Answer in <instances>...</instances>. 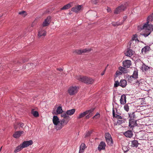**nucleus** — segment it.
Returning <instances> with one entry per match:
<instances>
[{"mask_svg": "<svg viewBox=\"0 0 153 153\" xmlns=\"http://www.w3.org/2000/svg\"><path fill=\"white\" fill-rule=\"evenodd\" d=\"M24 126V124L23 123H22L20 125V126L21 127H22L23 126Z\"/></svg>", "mask_w": 153, "mask_h": 153, "instance_id": "864d4df0", "label": "nucleus"}, {"mask_svg": "<svg viewBox=\"0 0 153 153\" xmlns=\"http://www.w3.org/2000/svg\"><path fill=\"white\" fill-rule=\"evenodd\" d=\"M122 74L121 72L120 71H117L116 73V74L117 75H121Z\"/></svg>", "mask_w": 153, "mask_h": 153, "instance_id": "de8ad7c7", "label": "nucleus"}, {"mask_svg": "<svg viewBox=\"0 0 153 153\" xmlns=\"http://www.w3.org/2000/svg\"><path fill=\"white\" fill-rule=\"evenodd\" d=\"M75 111V109H73L71 110H67L66 112L68 115H71L74 114Z\"/></svg>", "mask_w": 153, "mask_h": 153, "instance_id": "a878e982", "label": "nucleus"}, {"mask_svg": "<svg viewBox=\"0 0 153 153\" xmlns=\"http://www.w3.org/2000/svg\"><path fill=\"white\" fill-rule=\"evenodd\" d=\"M120 86L122 88L125 87L127 85V82L125 79H121L120 81Z\"/></svg>", "mask_w": 153, "mask_h": 153, "instance_id": "5701e85b", "label": "nucleus"}, {"mask_svg": "<svg viewBox=\"0 0 153 153\" xmlns=\"http://www.w3.org/2000/svg\"><path fill=\"white\" fill-rule=\"evenodd\" d=\"M34 22H33V23H32V25H32V27H33V24H34Z\"/></svg>", "mask_w": 153, "mask_h": 153, "instance_id": "6e6d98bb", "label": "nucleus"}, {"mask_svg": "<svg viewBox=\"0 0 153 153\" xmlns=\"http://www.w3.org/2000/svg\"><path fill=\"white\" fill-rule=\"evenodd\" d=\"M106 141L108 145L110 146H112L113 145V141L112 138L107 139Z\"/></svg>", "mask_w": 153, "mask_h": 153, "instance_id": "bb28decb", "label": "nucleus"}, {"mask_svg": "<svg viewBox=\"0 0 153 153\" xmlns=\"http://www.w3.org/2000/svg\"><path fill=\"white\" fill-rule=\"evenodd\" d=\"M32 144L33 141L31 140L28 141H25L21 145L22 146V148H23L27 147L31 145Z\"/></svg>", "mask_w": 153, "mask_h": 153, "instance_id": "1a4fd4ad", "label": "nucleus"}, {"mask_svg": "<svg viewBox=\"0 0 153 153\" xmlns=\"http://www.w3.org/2000/svg\"><path fill=\"white\" fill-rule=\"evenodd\" d=\"M136 120H129V126L130 128H132L135 126H137Z\"/></svg>", "mask_w": 153, "mask_h": 153, "instance_id": "f3484780", "label": "nucleus"}, {"mask_svg": "<svg viewBox=\"0 0 153 153\" xmlns=\"http://www.w3.org/2000/svg\"><path fill=\"white\" fill-rule=\"evenodd\" d=\"M76 79L81 82L88 84H92L94 82L93 79L86 76H76Z\"/></svg>", "mask_w": 153, "mask_h": 153, "instance_id": "f03ea898", "label": "nucleus"}, {"mask_svg": "<svg viewBox=\"0 0 153 153\" xmlns=\"http://www.w3.org/2000/svg\"><path fill=\"white\" fill-rule=\"evenodd\" d=\"M124 135L126 137L130 138L132 137L133 134L131 131L128 130L125 132L124 133Z\"/></svg>", "mask_w": 153, "mask_h": 153, "instance_id": "a211bd4d", "label": "nucleus"}, {"mask_svg": "<svg viewBox=\"0 0 153 153\" xmlns=\"http://www.w3.org/2000/svg\"><path fill=\"white\" fill-rule=\"evenodd\" d=\"M124 109L127 112L129 110V106L128 105V104H126L124 106Z\"/></svg>", "mask_w": 153, "mask_h": 153, "instance_id": "a19ab883", "label": "nucleus"}, {"mask_svg": "<svg viewBox=\"0 0 153 153\" xmlns=\"http://www.w3.org/2000/svg\"><path fill=\"white\" fill-rule=\"evenodd\" d=\"M150 49V47L148 46H145L141 50V52L143 53L144 52L145 53L146 52L149 51Z\"/></svg>", "mask_w": 153, "mask_h": 153, "instance_id": "c85d7f7f", "label": "nucleus"}, {"mask_svg": "<svg viewBox=\"0 0 153 153\" xmlns=\"http://www.w3.org/2000/svg\"><path fill=\"white\" fill-rule=\"evenodd\" d=\"M122 149L124 152H127L129 150L128 148L125 146H123V147Z\"/></svg>", "mask_w": 153, "mask_h": 153, "instance_id": "a18cd8bd", "label": "nucleus"}, {"mask_svg": "<svg viewBox=\"0 0 153 153\" xmlns=\"http://www.w3.org/2000/svg\"><path fill=\"white\" fill-rule=\"evenodd\" d=\"M142 70L143 71L148 72L149 71L150 67L146 65L144 63H143L142 65Z\"/></svg>", "mask_w": 153, "mask_h": 153, "instance_id": "412c9836", "label": "nucleus"}, {"mask_svg": "<svg viewBox=\"0 0 153 153\" xmlns=\"http://www.w3.org/2000/svg\"><path fill=\"white\" fill-rule=\"evenodd\" d=\"M85 145L84 143H82L79 147V153H83L85 149L86 148Z\"/></svg>", "mask_w": 153, "mask_h": 153, "instance_id": "4be33fe9", "label": "nucleus"}, {"mask_svg": "<svg viewBox=\"0 0 153 153\" xmlns=\"http://www.w3.org/2000/svg\"><path fill=\"white\" fill-rule=\"evenodd\" d=\"M143 28L148 31V33L144 34L145 36H147L150 34V31L153 29V25H149V23H147V22L146 23L143 25Z\"/></svg>", "mask_w": 153, "mask_h": 153, "instance_id": "39448f33", "label": "nucleus"}, {"mask_svg": "<svg viewBox=\"0 0 153 153\" xmlns=\"http://www.w3.org/2000/svg\"><path fill=\"white\" fill-rule=\"evenodd\" d=\"M19 14L22 15L24 17L26 15V12L24 11H22L19 12Z\"/></svg>", "mask_w": 153, "mask_h": 153, "instance_id": "37998d69", "label": "nucleus"}, {"mask_svg": "<svg viewBox=\"0 0 153 153\" xmlns=\"http://www.w3.org/2000/svg\"><path fill=\"white\" fill-rule=\"evenodd\" d=\"M59 71H62V68H59L57 69Z\"/></svg>", "mask_w": 153, "mask_h": 153, "instance_id": "603ef678", "label": "nucleus"}, {"mask_svg": "<svg viewBox=\"0 0 153 153\" xmlns=\"http://www.w3.org/2000/svg\"><path fill=\"white\" fill-rule=\"evenodd\" d=\"M138 74L137 71H134L133 74L132 75H128L127 76L128 81L129 82H132L134 81L135 80L134 82L137 83L138 82V81L136 79L138 78Z\"/></svg>", "mask_w": 153, "mask_h": 153, "instance_id": "20e7f679", "label": "nucleus"}, {"mask_svg": "<svg viewBox=\"0 0 153 153\" xmlns=\"http://www.w3.org/2000/svg\"><path fill=\"white\" fill-rule=\"evenodd\" d=\"M78 89L77 87H71L68 90V92L70 95H73L78 92Z\"/></svg>", "mask_w": 153, "mask_h": 153, "instance_id": "423d86ee", "label": "nucleus"}, {"mask_svg": "<svg viewBox=\"0 0 153 153\" xmlns=\"http://www.w3.org/2000/svg\"><path fill=\"white\" fill-rule=\"evenodd\" d=\"M105 146L106 144L105 142L102 141L100 142L98 147V149L100 151L102 150H104L105 149Z\"/></svg>", "mask_w": 153, "mask_h": 153, "instance_id": "4468645a", "label": "nucleus"}, {"mask_svg": "<svg viewBox=\"0 0 153 153\" xmlns=\"http://www.w3.org/2000/svg\"><path fill=\"white\" fill-rule=\"evenodd\" d=\"M139 143L137 140H134L131 141V146L133 147H137Z\"/></svg>", "mask_w": 153, "mask_h": 153, "instance_id": "b1692460", "label": "nucleus"}, {"mask_svg": "<svg viewBox=\"0 0 153 153\" xmlns=\"http://www.w3.org/2000/svg\"><path fill=\"white\" fill-rule=\"evenodd\" d=\"M31 113L35 117H37L39 116L38 112L37 111H34L33 109H32Z\"/></svg>", "mask_w": 153, "mask_h": 153, "instance_id": "c9c22d12", "label": "nucleus"}, {"mask_svg": "<svg viewBox=\"0 0 153 153\" xmlns=\"http://www.w3.org/2000/svg\"><path fill=\"white\" fill-rule=\"evenodd\" d=\"M123 64L124 67L126 68H128L131 65V61L129 60H126L123 61Z\"/></svg>", "mask_w": 153, "mask_h": 153, "instance_id": "9d476101", "label": "nucleus"}, {"mask_svg": "<svg viewBox=\"0 0 153 153\" xmlns=\"http://www.w3.org/2000/svg\"><path fill=\"white\" fill-rule=\"evenodd\" d=\"M100 117V114L99 113L96 114L94 117H93V119H97Z\"/></svg>", "mask_w": 153, "mask_h": 153, "instance_id": "c03bdc74", "label": "nucleus"}, {"mask_svg": "<svg viewBox=\"0 0 153 153\" xmlns=\"http://www.w3.org/2000/svg\"><path fill=\"white\" fill-rule=\"evenodd\" d=\"M105 69L101 73V75L102 76H103V75H104V74H105Z\"/></svg>", "mask_w": 153, "mask_h": 153, "instance_id": "8fccbe9b", "label": "nucleus"}, {"mask_svg": "<svg viewBox=\"0 0 153 153\" xmlns=\"http://www.w3.org/2000/svg\"><path fill=\"white\" fill-rule=\"evenodd\" d=\"M50 19L51 17L50 16L48 17L43 22L42 26L44 27L48 26L50 22Z\"/></svg>", "mask_w": 153, "mask_h": 153, "instance_id": "dca6fc26", "label": "nucleus"}, {"mask_svg": "<svg viewBox=\"0 0 153 153\" xmlns=\"http://www.w3.org/2000/svg\"><path fill=\"white\" fill-rule=\"evenodd\" d=\"M53 124L56 126H57V127H59V126H58L59 123H60V120H59V119L58 117L56 116H54L53 119Z\"/></svg>", "mask_w": 153, "mask_h": 153, "instance_id": "9b49d317", "label": "nucleus"}, {"mask_svg": "<svg viewBox=\"0 0 153 153\" xmlns=\"http://www.w3.org/2000/svg\"><path fill=\"white\" fill-rule=\"evenodd\" d=\"M91 51V49L89 48H85L82 50H77L75 51V53L78 54H80L82 53H86L89 52Z\"/></svg>", "mask_w": 153, "mask_h": 153, "instance_id": "6e6552de", "label": "nucleus"}, {"mask_svg": "<svg viewBox=\"0 0 153 153\" xmlns=\"http://www.w3.org/2000/svg\"><path fill=\"white\" fill-rule=\"evenodd\" d=\"M120 101L121 104L122 105H124L126 103V100L125 95L123 94L121 96Z\"/></svg>", "mask_w": 153, "mask_h": 153, "instance_id": "6ab92c4d", "label": "nucleus"}, {"mask_svg": "<svg viewBox=\"0 0 153 153\" xmlns=\"http://www.w3.org/2000/svg\"><path fill=\"white\" fill-rule=\"evenodd\" d=\"M130 119L129 120H136V117L135 115V113L133 112L129 115Z\"/></svg>", "mask_w": 153, "mask_h": 153, "instance_id": "c756f323", "label": "nucleus"}, {"mask_svg": "<svg viewBox=\"0 0 153 153\" xmlns=\"http://www.w3.org/2000/svg\"><path fill=\"white\" fill-rule=\"evenodd\" d=\"M128 5V3L127 2H125L124 4H122L116 8L114 11V13L118 14L120 12L124 11L126 9Z\"/></svg>", "mask_w": 153, "mask_h": 153, "instance_id": "7ed1b4c3", "label": "nucleus"}, {"mask_svg": "<svg viewBox=\"0 0 153 153\" xmlns=\"http://www.w3.org/2000/svg\"><path fill=\"white\" fill-rule=\"evenodd\" d=\"M22 146L21 145L19 146H18L17 147H16L15 149V150L14 152L15 153H17L20 151H21L22 149Z\"/></svg>", "mask_w": 153, "mask_h": 153, "instance_id": "473e14b6", "label": "nucleus"}, {"mask_svg": "<svg viewBox=\"0 0 153 153\" xmlns=\"http://www.w3.org/2000/svg\"><path fill=\"white\" fill-rule=\"evenodd\" d=\"M153 21V13L149 16L147 18V23H149L150 21Z\"/></svg>", "mask_w": 153, "mask_h": 153, "instance_id": "2f4dec72", "label": "nucleus"}, {"mask_svg": "<svg viewBox=\"0 0 153 153\" xmlns=\"http://www.w3.org/2000/svg\"><path fill=\"white\" fill-rule=\"evenodd\" d=\"M113 116L114 117H115L116 118L120 119H122V117L121 116L117 114H115V111L114 110H113Z\"/></svg>", "mask_w": 153, "mask_h": 153, "instance_id": "f704fd0d", "label": "nucleus"}, {"mask_svg": "<svg viewBox=\"0 0 153 153\" xmlns=\"http://www.w3.org/2000/svg\"><path fill=\"white\" fill-rule=\"evenodd\" d=\"M117 123L119 124H120L122 123V120H118L117 121Z\"/></svg>", "mask_w": 153, "mask_h": 153, "instance_id": "09e8293b", "label": "nucleus"}, {"mask_svg": "<svg viewBox=\"0 0 153 153\" xmlns=\"http://www.w3.org/2000/svg\"><path fill=\"white\" fill-rule=\"evenodd\" d=\"M71 6L70 4H68L67 5H65L62 7L61 8V10H67L69 9L71 7Z\"/></svg>", "mask_w": 153, "mask_h": 153, "instance_id": "72a5a7b5", "label": "nucleus"}, {"mask_svg": "<svg viewBox=\"0 0 153 153\" xmlns=\"http://www.w3.org/2000/svg\"><path fill=\"white\" fill-rule=\"evenodd\" d=\"M110 10H110V8H108L107 9V11L108 12L110 11Z\"/></svg>", "mask_w": 153, "mask_h": 153, "instance_id": "5fc2aeb1", "label": "nucleus"}, {"mask_svg": "<svg viewBox=\"0 0 153 153\" xmlns=\"http://www.w3.org/2000/svg\"><path fill=\"white\" fill-rule=\"evenodd\" d=\"M46 35V31L42 29L40 30L38 34L39 37H40L42 36H45Z\"/></svg>", "mask_w": 153, "mask_h": 153, "instance_id": "aec40b11", "label": "nucleus"}, {"mask_svg": "<svg viewBox=\"0 0 153 153\" xmlns=\"http://www.w3.org/2000/svg\"><path fill=\"white\" fill-rule=\"evenodd\" d=\"M152 30H153V29Z\"/></svg>", "mask_w": 153, "mask_h": 153, "instance_id": "13d9d810", "label": "nucleus"}, {"mask_svg": "<svg viewBox=\"0 0 153 153\" xmlns=\"http://www.w3.org/2000/svg\"><path fill=\"white\" fill-rule=\"evenodd\" d=\"M69 121V120L65 119H62L60 120V124L58 126H59L58 127V129H60L62 128L64 125L68 123Z\"/></svg>", "mask_w": 153, "mask_h": 153, "instance_id": "0eeeda50", "label": "nucleus"}, {"mask_svg": "<svg viewBox=\"0 0 153 153\" xmlns=\"http://www.w3.org/2000/svg\"><path fill=\"white\" fill-rule=\"evenodd\" d=\"M119 69L120 71L124 74H126L127 73L128 71L127 70L123 67H120L119 68Z\"/></svg>", "mask_w": 153, "mask_h": 153, "instance_id": "7c9ffc66", "label": "nucleus"}, {"mask_svg": "<svg viewBox=\"0 0 153 153\" xmlns=\"http://www.w3.org/2000/svg\"><path fill=\"white\" fill-rule=\"evenodd\" d=\"M61 116L63 118V119H65L66 120H70V117H69V115L68 114H67L66 112L62 113L61 114Z\"/></svg>", "mask_w": 153, "mask_h": 153, "instance_id": "393cba45", "label": "nucleus"}, {"mask_svg": "<svg viewBox=\"0 0 153 153\" xmlns=\"http://www.w3.org/2000/svg\"><path fill=\"white\" fill-rule=\"evenodd\" d=\"M127 17L126 16H125L123 17V19L124 20H125L127 19Z\"/></svg>", "mask_w": 153, "mask_h": 153, "instance_id": "3c124183", "label": "nucleus"}, {"mask_svg": "<svg viewBox=\"0 0 153 153\" xmlns=\"http://www.w3.org/2000/svg\"><path fill=\"white\" fill-rule=\"evenodd\" d=\"M63 111L61 106H59L57 107L56 110V112L57 114H62Z\"/></svg>", "mask_w": 153, "mask_h": 153, "instance_id": "cd10ccee", "label": "nucleus"}, {"mask_svg": "<svg viewBox=\"0 0 153 153\" xmlns=\"http://www.w3.org/2000/svg\"><path fill=\"white\" fill-rule=\"evenodd\" d=\"M92 133V131H88V132H87L85 134V137H88Z\"/></svg>", "mask_w": 153, "mask_h": 153, "instance_id": "ea45409f", "label": "nucleus"}, {"mask_svg": "<svg viewBox=\"0 0 153 153\" xmlns=\"http://www.w3.org/2000/svg\"><path fill=\"white\" fill-rule=\"evenodd\" d=\"M134 53V51H132L131 49H128L125 53L126 56L131 57L132 55H133Z\"/></svg>", "mask_w": 153, "mask_h": 153, "instance_id": "ddd939ff", "label": "nucleus"}, {"mask_svg": "<svg viewBox=\"0 0 153 153\" xmlns=\"http://www.w3.org/2000/svg\"><path fill=\"white\" fill-rule=\"evenodd\" d=\"M132 39L133 40H137L138 41H139L138 39L137 35L136 34L133 35V36L132 37Z\"/></svg>", "mask_w": 153, "mask_h": 153, "instance_id": "79ce46f5", "label": "nucleus"}, {"mask_svg": "<svg viewBox=\"0 0 153 153\" xmlns=\"http://www.w3.org/2000/svg\"><path fill=\"white\" fill-rule=\"evenodd\" d=\"M99 0H93L92 2L94 4H96L98 2Z\"/></svg>", "mask_w": 153, "mask_h": 153, "instance_id": "49530a36", "label": "nucleus"}, {"mask_svg": "<svg viewBox=\"0 0 153 153\" xmlns=\"http://www.w3.org/2000/svg\"><path fill=\"white\" fill-rule=\"evenodd\" d=\"M24 132L23 131H17L15 132L13 135V137L15 138H18L20 137L22 134H23Z\"/></svg>", "mask_w": 153, "mask_h": 153, "instance_id": "2eb2a0df", "label": "nucleus"}, {"mask_svg": "<svg viewBox=\"0 0 153 153\" xmlns=\"http://www.w3.org/2000/svg\"><path fill=\"white\" fill-rule=\"evenodd\" d=\"M94 108H91L90 110H86L82 113H81L77 116V118L80 119L86 116L85 117L86 119H89L92 116V112L94 111Z\"/></svg>", "mask_w": 153, "mask_h": 153, "instance_id": "f257e3e1", "label": "nucleus"}, {"mask_svg": "<svg viewBox=\"0 0 153 153\" xmlns=\"http://www.w3.org/2000/svg\"><path fill=\"white\" fill-rule=\"evenodd\" d=\"M122 24V22H114L112 23V25L114 26H118L119 25H120Z\"/></svg>", "mask_w": 153, "mask_h": 153, "instance_id": "4c0bfd02", "label": "nucleus"}, {"mask_svg": "<svg viewBox=\"0 0 153 153\" xmlns=\"http://www.w3.org/2000/svg\"><path fill=\"white\" fill-rule=\"evenodd\" d=\"M1 16H0V17H1Z\"/></svg>", "mask_w": 153, "mask_h": 153, "instance_id": "4d7b16f0", "label": "nucleus"}, {"mask_svg": "<svg viewBox=\"0 0 153 153\" xmlns=\"http://www.w3.org/2000/svg\"><path fill=\"white\" fill-rule=\"evenodd\" d=\"M82 7V5H78L72 7L71 9V11L76 13H77L81 9Z\"/></svg>", "mask_w": 153, "mask_h": 153, "instance_id": "f8f14e48", "label": "nucleus"}, {"mask_svg": "<svg viewBox=\"0 0 153 153\" xmlns=\"http://www.w3.org/2000/svg\"><path fill=\"white\" fill-rule=\"evenodd\" d=\"M119 86H120V82H119L118 80L115 81L114 85V87H117Z\"/></svg>", "mask_w": 153, "mask_h": 153, "instance_id": "58836bf2", "label": "nucleus"}, {"mask_svg": "<svg viewBox=\"0 0 153 153\" xmlns=\"http://www.w3.org/2000/svg\"><path fill=\"white\" fill-rule=\"evenodd\" d=\"M105 137L106 140H107V139L112 138L111 134L109 133H106L105 134Z\"/></svg>", "mask_w": 153, "mask_h": 153, "instance_id": "e433bc0d", "label": "nucleus"}]
</instances>
